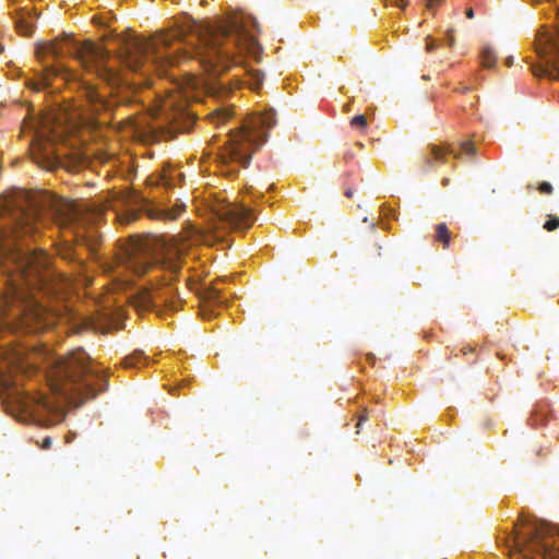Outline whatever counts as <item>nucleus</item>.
<instances>
[{
    "label": "nucleus",
    "instance_id": "nucleus-1",
    "mask_svg": "<svg viewBox=\"0 0 559 559\" xmlns=\"http://www.w3.org/2000/svg\"><path fill=\"white\" fill-rule=\"evenodd\" d=\"M75 216L73 202L47 191L17 190L0 201V267L8 277L0 331L38 333L55 323L56 314L37 297L57 290L49 259L43 250H23L19 239L34 237L46 221L64 226Z\"/></svg>",
    "mask_w": 559,
    "mask_h": 559
},
{
    "label": "nucleus",
    "instance_id": "nucleus-2",
    "mask_svg": "<svg viewBox=\"0 0 559 559\" xmlns=\"http://www.w3.org/2000/svg\"><path fill=\"white\" fill-rule=\"evenodd\" d=\"M181 36L180 29L160 32L151 39L131 34L117 36L118 55L115 58L110 57L107 49L90 40L79 41L70 35L56 38L45 44L41 49L55 58L71 56L78 59L83 67L94 71L100 80L115 88L127 82L118 66L144 75L157 72L162 76L168 66L179 63L186 52L178 56L180 48H175L174 45L179 43Z\"/></svg>",
    "mask_w": 559,
    "mask_h": 559
},
{
    "label": "nucleus",
    "instance_id": "nucleus-3",
    "mask_svg": "<svg viewBox=\"0 0 559 559\" xmlns=\"http://www.w3.org/2000/svg\"><path fill=\"white\" fill-rule=\"evenodd\" d=\"M251 28L259 32L258 22L249 15H236L207 27L200 37L203 46L200 62L205 71L217 76L233 67L241 66L245 55L259 60L262 47Z\"/></svg>",
    "mask_w": 559,
    "mask_h": 559
},
{
    "label": "nucleus",
    "instance_id": "nucleus-4",
    "mask_svg": "<svg viewBox=\"0 0 559 559\" xmlns=\"http://www.w3.org/2000/svg\"><path fill=\"white\" fill-rule=\"evenodd\" d=\"M47 381L50 390L74 403L75 396L82 397L80 403L94 399L108 386V376L98 370L87 353L79 347L67 356L47 358Z\"/></svg>",
    "mask_w": 559,
    "mask_h": 559
},
{
    "label": "nucleus",
    "instance_id": "nucleus-5",
    "mask_svg": "<svg viewBox=\"0 0 559 559\" xmlns=\"http://www.w3.org/2000/svg\"><path fill=\"white\" fill-rule=\"evenodd\" d=\"M503 543L516 559H559V530L540 520L520 519Z\"/></svg>",
    "mask_w": 559,
    "mask_h": 559
},
{
    "label": "nucleus",
    "instance_id": "nucleus-6",
    "mask_svg": "<svg viewBox=\"0 0 559 559\" xmlns=\"http://www.w3.org/2000/svg\"><path fill=\"white\" fill-rule=\"evenodd\" d=\"M275 123V115L272 110L247 118L240 128L230 132L227 145L221 153L222 162L236 163L247 168L252 153L264 144L269 130Z\"/></svg>",
    "mask_w": 559,
    "mask_h": 559
},
{
    "label": "nucleus",
    "instance_id": "nucleus-7",
    "mask_svg": "<svg viewBox=\"0 0 559 559\" xmlns=\"http://www.w3.org/2000/svg\"><path fill=\"white\" fill-rule=\"evenodd\" d=\"M169 254L167 246L159 237L152 235L133 236L124 247L121 260L126 267L138 275L147 273L159 262L163 269L174 275L180 270V263Z\"/></svg>",
    "mask_w": 559,
    "mask_h": 559
},
{
    "label": "nucleus",
    "instance_id": "nucleus-8",
    "mask_svg": "<svg viewBox=\"0 0 559 559\" xmlns=\"http://www.w3.org/2000/svg\"><path fill=\"white\" fill-rule=\"evenodd\" d=\"M181 299L170 283L163 280L152 288H142L131 297V304L138 311H155L162 316L163 308L170 311L179 309Z\"/></svg>",
    "mask_w": 559,
    "mask_h": 559
},
{
    "label": "nucleus",
    "instance_id": "nucleus-9",
    "mask_svg": "<svg viewBox=\"0 0 559 559\" xmlns=\"http://www.w3.org/2000/svg\"><path fill=\"white\" fill-rule=\"evenodd\" d=\"M22 407L40 426H51L61 419L60 405L44 394L25 397Z\"/></svg>",
    "mask_w": 559,
    "mask_h": 559
},
{
    "label": "nucleus",
    "instance_id": "nucleus-10",
    "mask_svg": "<svg viewBox=\"0 0 559 559\" xmlns=\"http://www.w3.org/2000/svg\"><path fill=\"white\" fill-rule=\"evenodd\" d=\"M214 211L219 221L233 228H248L254 221L251 210L240 203H219Z\"/></svg>",
    "mask_w": 559,
    "mask_h": 559
},
{
    "label": "nucleus",
    "instance_id": "nucleus-11",
    "mask_svg": "<svg viewBox=\"0 0 559 559\" xmlns=\"http://www.w3.org/2000/svg\"><path fill=\"white\" fill-rule=\"evenodd\" d=\"M429 155L425 157V163L428 168L433 166V160L436 162H443V157L447 154H453L455 158H460L461 155H474L476 152V148L474 144L469 141L462 142L460 144V152H455L452 145H447L444 147L438 146V145H429Z\"/></svg>",
    "mask_w": 559,
    "mask_h": 559
},
{
    "label": "nucleus",
    "instance_id": "nucleus-12",
    "mask_svg": "<svg viewBox=\"0 0 559 559\" xmlns=\"http://www.w3.org/2000/svg\"><path fill=\"white\" fill-rule=\"evenodd\" d=\"M159 115H164L171 123H179L180 119L193 120V115L186 105L179 103L174 95H169L160 100Z\"/></svg>",
    "mask_w": 559,
    "mask_h": 559
},
{
    "label": "nucleus",
    "instance_id": "nucleus-13",
    "mask_svg": "<svg viewBox=\"0 0 559 559\" xmlns=\"http://www.w3.org/2000/svg\"><path fill=\"white\" fill-rule=\"evenodd\" d=\"M38 16L36 12L23 8L16 11L14 22L17 32L23 36H31L34 32V21Z\"/></svg>",
    "mask_w": 559,
    "mask_h": 559
},
{
    "label": "nucleus",
    "instance_id": "nucleus-14",
    "mask_svg": "<svg viewBox=\"0 0 559 559\" xmlns=\"http://www.w3.org/2000/svg\"><path fill=\"white\" fill-rule=\"evenodd\" d=\"M84 94L94 112L107 111L114 106V103L110 99H107L92 85L84 87Z\"/></svg>",
    "mask_w": 559,
    "mask_h": 559
},
{
    "label": "nucleus",
    "instance_id": "nucleus-15",
    "mask_svg": "<svg viewBox=\"0 0 559 559\" xmlns=\"http://www.w3.org/2000/svg\"><path fill=\"white\" fill-rule=\"evenodd\" d=\"M145 211L147 216L152 219L174 221L182 213L183 205H176L170 209L148 206Z\"/></svg>",
    "mask_w": 559,
    "mask_h": 559
},
{
    "label": "nucleus",
    "instance_id": "nucleus-16",
    "mask_svg": "<svg viewBox=\"0 0 559 559\" xmlns=\"http://www.w3.org/2000/svg\"><path fill=\"white\" fill-rule=\"evenodd\" d=\"M62 72L61 67H47L46 68V74L45 76L39 81H34L29 83V87H32L35 91H40L45 86L49 84V79L51 76H57Z\"/></svg>",
    "mask_w": 559,
    "mask_h": 559
},
{
    "label": "nucleus",
    "instance_id": "nucleus-17",
    "mask_svg": "<svg viewBox=\"0 0 559 559\" xmlns=\"http://www.w3.org/2000/svg\"><path fill=\"white\" fill-rule=\"evenodd\" d=\"M147 358L143 355L142 352H135L130 356H127L123 359L124 368H141L146 364Z\"/></svg>",
    "mask_w": 559,
    "mask_h": 559
},
{
    "label": "nucleus",
    "instance_id": "nucleus-18",
    "mask_svg": "<svg viewBox=\"0 0 559 559\" xmlns=\"http://www.w3.org/2000/svg\"><path fill=\"white\" fill-rule=\"evenodd\" d=\"M436 241L442 243L444 249H448L451 241V233L444 223L436 226Z\"/></svg>",
    "mask_w": 559,
    "mask_h": 559
},
{
    "label": "nucleus",
    "instance_id": "nucleus-19",
    "mask_svg": "<svg viewBox=\"0 0 559 559\" xmlns=\"http://www.w3.org/2000/svg\"><path fill=\"white\" fill-rule=\"evenodd\" d=\"M233 116V111L230 108L218 107L211 114V119L215 123H223L230 119Z\"/></svg>",
    "mask_w": 559,
    "mask_h": 559
},
{
    "label": "nucleus",
    "instance_id": "nucleus-20",
    "mask_svg": "<svg viewBox=\"0 0 559 559\" xmlns=\"http://www.w3.org/2000/svg\"><path fill=\"white\" fill-rule=\"evenodd\" d=\"M204 298L213 302H223L222 290L215 284L205 288Z\"/></svg>",
    "mask_w": 559,
    "mask_h": 559
},
{
    "label": "nucleus",
    "instance_id": "nucleus-21",
    "mask_svg": "<svg viewBox=\"0 0 559 559\" xmlns=\"http://www.w3.org/2000/svg\"><path fill=\"white\" fill-rule=\"evenodd\" d=\"M249 76L248 84L252 90H258L262 85L263 82V73L259 70H250L247 72Z\"/></svg>",
    "mask_w": 559,
    "mask_h": 559
},
{
    "label": "nucleus",
    "instance_id": "nucleus-22",
    "mask_svg": "<svg viewBox=\"0 0 559 559\" xmlns=\"http://www.w3.org/2000/svg\"><path fill=\"white\" fill-rule=\"evenodd\" d=\"M481 64L485 68H492L496 63V55L490 47H485L481 51Z\"/></svg>",
    "mask_w": 559,
    "mask_h": 559
},
{
    "label": "nucleus",
    "instance_id": "nucleus-23",
    "mask_svg": "<svg viewBox=\"0 0 559 559\" xmlns=\"http://www.w3.org/2000/svg\"><path fill=\"white\" fill-rule=\"evenodd\" d=\"M198 84H199L198 80L195 78L191 76V78H188L186 87H183V85L180 83H176V86L179 90H181V93L185 97H188V88L194 90L198 87Z\"/></svg>",
    "mask_w": 559,
    "mask_h": 559
},
{
    "label": "nucleus",
    "instance_id": "nucleus-24",
    "mask_svg": "<svg viewBox=\"0 0 559 559\" xmlns=\"http://www.w3.org/2000/svg\"><path fill=\"white\" fill-rule=\"evenodd\" d=\"M138 218V213L134 211H127L118 215V219L121 224H130Z\"/></svg>",
    "mask_w": 559,
    "mask_h": 559
},
{
    "label": "nucleus",
    "instance_id": "nucleus-25",
    "mask_svg": "<svg viewBox=\"0 0 559 559\" xmlns=\"http://www.w3.org/2000/svg\"><path fill=\"white\" fill-rule=\"evenodd\" d=\"M350 126L365 129L367 127V118L364 115L355 116L350 119Z\"/></svg>",
    "mask_w": 559,
    "mask_h": 559
},
{
    "label": "nucleus",
    "instance_id": "nucleus-26",
    "mask_svg": "<svg viewBox=\"0 0 559 559\" xmlns=\"http://www.w3.org/2000/svg\"><path fill=\"white\" fill-rule=\"evenodd\" d=\"M60 254L64 260H69L71 262H74L78 260L79 264H81V261L78 259L76 252L74 250H72L71 248H67V249L62 250L60 252Z\"/></svg>",
    "mask_w": 559,
    "mask_h": 559
},
{
    "label": "nucleus",
    "instance_id": "nucleus-27",
    "mask_svg": "<svg viewBox=\"0 0 559 559\" xmlns=\"http://www.w3.org/2000/svg\"><path fill=\"white\" fill-rule=\"evenodd\" d=\"M559 227V218L552 215H549V218L544 224V228L548 231H552Z\"/></svg>",
    "mask_w": 559,
    "mask_h": 559
},
{
    "label": "nucleus",
    "instance_id": "nucleus-28",
    "mask_svg": "<svg viewBox=\"0 0 559 559\" xmlns=\"http://www.w3.org/2000/svg\"><path fill=\"white\" fill-rule=\"evenodd\" d=\"M436 40L431 36H427L426 38V51L431 52L437 48Z\"/></svg>",
    "mask_w": 559,
    "mask_h": 559
},
{
    "label": "nucleus",
    "instance_id": "nucleus-29",
    "mask_svg": "<svg viewBox=\"0 0 559 559\" xmlns=\"http://www.w3.org/2000/svg\"><path fill=\"white\" fill-rule=\"evenodd\" d=\"M538 190L540 193L550 194L552 192V186L549 182L544 181L539 185Z\"/></svg>",
    "mask_w": 559,
    "mask_h": 559
},
{
    "label": "nucleus",
    "instance_id": "nucleus-30",
    "mask_svg": "<svg viewBox=\"0 0 559 559\" xmlns=\"http://www.w3.org/2000/svg\"><path fill=\"white\" fill-rule=\"evenodd\" d=\"M159 181L165 187H171L173 186L171 178L168 177L166 174L160 176V178L156 182L159 183Z\"/></svg>",
    "mask_w": 559,
    "mask_h": 559
},
{
    "label": "nucleus",
    "instance_id": "nucleus-31",
    "mask_svg": "<svg viewBox=\"0 0 559 559\" xmlns=\"http://www.w3.org/2000/svg\"><path fill=\"white\" fill-rule=\"evenodd\" d=\"M51 443H52V440L50 437H46L43 439V442L39 444V447L44 450H48L50 449L51 447Z\"/></svg>",
    "mask_w": 559,
    "mask_h": 559
},
{
    "label": "nucleus",
    "instance_id": "nucleus-32",
    "mask_svg": "<svg viewBox=\"0 0 559 559\" xmlns=\"http://www.w3.org/2000/svg\"><path fill=\"white\" fill-rule=\"evenodd\" d=\"M367 419H368V416H367V414H366V413H364V414H361V415L359 416L358 423H357V425H356V428H357L356 432H357V433H359V431H360L359 429H360L361 424H362L364 421H366Z\"/></svg>",
    "mask_w": 559,
    "mask_h": 559
},
{
    "label": "nucleus",
    "instance_id": "nucleus-33",
    "mask_svg": "<svg viewBox=\"0 0 559 559\" xmlns=\"http://www.w3.org/2000/svg\"><path fill=\"white\" fill-rule=\"evenodd\" d=\"M454 41H455V39H454L453 33H452V31L450 29V31H448V34H447V43H448V45H449L450 47H453Z\"/></svg>",
    "mask_w": 559,
    "mask_h": 559
},
{
    "label": "nucleus",
    "instance_id": "nucleus-34",
    "mask_svg": "<svg viewBox=\"0 0 559 559\" xmlns=\"http://www.w3.org/2000/svg\"><path fill=\"white\" fill-rule=\"evenodd\" d=\"M472 352H474V348H473V347H471V346H464V347L462 348V353H463L464 355H466L467 353H472Z\"/></svg>",
    "mask_w": 559,
    "mask_h": 559
},
{
    "label": "nucleus",
    "instance_id": "nucleus-35",
    "mask_svg": "<svg viewBox=\"0 0 559 559\" xmlns=\"http://www.w3.org/2000/svg\"><path fill=\"white\" fill-rule=\"evenodd\" d=\"M466 16H467V17H469V19H472V17L474 16L473 9H468V10L466 11Z\"/></svg>",
    "mask_w": 559,
    "mask_h": 559
},
{
    "label": "nucleus",
    "instance_id": "nucleus-36",
    "mask_svg": "<svg viewBox=\"0 0 559 559\" xmlns=\"http://www.w3.org/2000/svg\"><path fill=\"white\" fill-rule=\"evenodd\" d=\"M344 194L347 198H352L353 197V190L352 189H347Z\"/></svg>",
    "mask_w": 559,
    "mask_h": 559
},
{
    "label": "nucleus",
    "instance_id": "nucleus-37",
    "mask_svg": "<svg viewBox=\"0 0 559 559\" xmlns=\"http://www.w3.org/2000/svg\"><path fill=\"white\" fill-rule=\"evenodd\" d=\"M406 4H407V1H405V0H400V2L397 3V5H399L400 8H405V7H406Z\"/></svg>",
    "mask_w": 559,
    "mask_h": 559
},
{
    "label": "nucleus",
    "instance_id": "nucleus-38",
    "mask_svg": "<svg viewBox=\"0 0 559 559\" xmlns=\"http://www.w3.org/2000/svg\"><path fill=\"white\" fill-rule=\"evenodd\" d=\"M449 179H443V185H447Z\"/></svg>",
    "mask_w": 559,
    "mask_h": 559
},
{
    "label": "nucleus",
    "instance_id": "nucleus-39",
    "mask_svg": "<svg viewBox=\"0 0 559 559\" xmlns=\"http://www.w3.org/2000/svg\"><path fill=\"white\" fill-rule=\"evenodd\" d=\"M433 1H435V0H429V2H430V3H429V5H432Z\"/></svg>",
    "mask_w": 559,
    "mask_h": 559
}]
</instances>
